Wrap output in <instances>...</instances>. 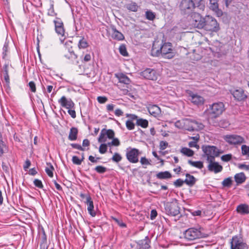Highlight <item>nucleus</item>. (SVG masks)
<instances>
[{
	"label": "nucleus",
	"instance_id": "obj_1",
	"mask_svg": "<svg viewBox=\"0 0 249 249\" xmlns=\"http://www.w3.org/2000/svg\"><path fill=\"white\" fill-rule=\"evenodd\" d=\"M151 53L153 56H159L161 55L163 57L168 59L172 58L175 56L172 43L166 42L163 39L160 43L157 40L154 42Z\"/></svg>",
	"mask_w": 249,
	"mask_h": 249
},
{
	"label": "nucleus",
	"instance_id": "obj_2",
	"mask_svg": "<svg viewBox=\"0 0 249 249\" xmlns=\"http://www.w3.org/2000/svg\"><path fill=\"white\" fill-rule=\"evenodd\" d=\"M176 127L189 131H195L202 130L204 125L198 122L189 119H184L177 121L175 123Z\"/></svg>",
	"mask_w": 249,
	"mask_h": 249
},
{
	"label": "nucleus",
	"instance_id": "obj_3",
	"mask_svg": "<svg viewBox=\"0 0 249 249\" xmlns=\"http://www.w3.org/2000/svg\"><path fill=\"white\" fill-rule=\"evenodd\" d=\"M200 29L212 32H217L220 30V26L217 20L213 17L206 16L203 18V23L199 24Z\"/></svg>",
	"mask_w": 249,
	"mask_h": 249
},
{
	"label": "nucleus",
	"instance_id": "obj_4",
	"mask_svg": "<svg viewBox=\"0 0 249 249\" xmlns=\"http://www.w3.org/2000/svg\"><path fill=\"white\" fill-rule=\"evenodd\" d=\"M196 3L197 4V7L201 10H204L205 6L203 8H200L198 6L199 2L195 0H182L179 4V9L182 15L184 16H189L190 14L194 11L196 8Z\"/></svg>",
	"mask_w": 249,
	"mask_h": 249
},
{
	"label": "nucleus",
	"instance_id": "obj_5",
	"mask_svg": "<svg viewBox=\"0 0 249 249\" xmlns=\"http://www.w3.org/2000/svg\"><path fill=\"white\" fill-rule=\"evenodd\" d=\"M225 109V106L222 102L214 103L208 109V114L210 117L216 118L221 115Z\"/></svg>",
	"mask_w": 249,
	"mask_h": 249
},
{
	"label": "nucleus",
	"instance_id": "obj_6",
	"mask_svg": "<svg viewBox=\"0 0 249 249\" xmlns=\"http://www.w3.org/2000/svg\"><path fill=\"white\" fill-rule=\"evenodd\" d=\"M204 153V157H206L207 161L210 160H215V158L219 155V150L214 146L203 145L202 147Z\"/></svg>",
	"mask_w": 249,
	"mask_h": 249
},
{
	"label": "nucleus",
	"instance_id": "obj_7",
	"mask_svg": "<svg viewBox=\"0 0 249 249\" xmlns=\"http://www.w3.org/2000/svg\"><path fill=\"white\" fill-rule=\"evenodd\" d=\"M141 152L136 148L127 147L125 150V156L127 160L130 163H136L139 162V156Z\"/></svg>",
	"mask_w": 249,
	"mask_h": 249
},
{
	"label": "nucleus",
	"instance_id": "obj_8",
	"mask_svg": "<svg viewBox=\"0 0 249 249\" xmlns=\"http://www.w3.org/2000/svg\"><path fill=\"white\" fill-rule=\"evenodd\" d=\"M231 249H248L247 244L243 242L242 237L233 236L230 240Z\"/></svg>",
	"mask_w": 249,
	"mask_h": 249
},
{
	"label": "nucleus",
	"instance_id": "obj_9",
	"mask_svg": "<svg viewBox=\"0 0 249 249\" xmlns=\"http://www.w3.org/2000/svg\"><path fill=\"white\" fill-rule=\"evenodd\" d=\"M53 23L55 26V31L57 35L61 36L60 37V40L62 43H63L65 37V29L64 27V24L62 20L58 18H56L54 20Z\"/></svg>",
	"mask_w": 249,
	"mask_h": 249
},
{
	"label": "nucleus",
	"instance_id": "obj_10",
	"mask_svg": "<svg viewBox=\"0 0 249 249\" xmlns=\"http://www.w3.org/2000/svg\"><path fill=\"white\" fill-rule=\"evenodd\" d=\"M184 237L188 240H194L201 237V233L197 229L191 228L186 230L184 232Z\"/></svg>",
	"mask_w": 249,
	"mask_h": 249
},
{
	"label": "nucleus",
	"instance_id": "obj_11",
	"mask_svg": "<svg viewBox=\"0 0 249 249\" xmlns=\"http://www.w3.org/2000/svg\"><path fill=\"white\" fill-rule=\"evenodd\" d=\"M141 75L145 79L156 81L159 74L156 70L147 68L141 72Z\"/></svg>",
	"mask_w": 249,
	"mask_h": 249
},
{
	"label": "nucleus",
	"instance_id": "obj_12",
	"mask_svg": "<svg viewBox=\"0 0 249 249\" xmlns=\"http://www.w3.org/2000/svg\"><path fill=\"white\" fill-rule=\"evenodd\" d=\"M187 93L188 95V99L191 102L196 106H201L204 104V99L197 94L194 93L191 90H188Z\"/></svg>",
	"mask_w": 249,
	"mask_h": 249
},
{
	"label": "nucleus",
	"instance_id": "obj_13",
	"mask_svg": "<svg viewBox=\"0 0 249 249\" xmlns=\"http://www.w3.org/2000/svg\"><path fill=\"white\" fill-rule=\"evenodd\" d=\"M225 141L231 145H239L244 142V139L237 135H230L225 137Z\"/></svg>",
	"mask_w": 249,
	"mask_h": 249
},
{
	"label": "nucleus",
	"instance_id": "obj_14",
	"mask_svg": "<svg viewBox=\"0 0 249 249\" xmlns=\"http://www.w3.org/2000/svg\"><path fill=\"white\" fill-rule=\"evenodd\" d=\"M189 16H190L189 21L191 24L198 29H200L198 25L199 23H203V18H202L198 13L194 12H192Z\"/></svg>",
	"mask_w": 249,
	"mask_h": 249
},
{
	"label": "nucleus",
	"instance_id": "obj_15",
	"mask_svg": "<svg viewBox=\"0 0 249 249\" xmlns=\"http://www.w3.org/2000/svg\"><path fill=\"white\" fill-rule=\"evenodd\" d=\"M207 161L209 163L207 168L209 171L217 174L222 171V166L220 165L218 162L215 161L214 160H210Z\"/></svg>",
	"mask_w": 249,
	"mask_h": 249
},
{
	"label": "nucleus",
	"instance_id": "obj_16",
	"mask_svg": "<svg viewBox=\"0 0 249 249\" xmlns=\"http://www.w3.org/2000/svg\"><path fill=\"white\" fill-rule=\"evenodd\" d=\"M58 103L62 107L67 109L72 108L74 107V103L71 99H67L65 96H63L58 100Z\"/></svg>",
	"mask_w": 249,
	"mask_h": 249
},
{
	"label": "nucleus",
	"instance_id": "obj_17",
	"mask_svg": "<svg viewBox=\"0 0 249 249\" xmlns=\"http://www.w3.org/2000/svg\"><path fill=\"white\" fill-rule=\"evenodd\" d=\"M218 0H210V9L215 13L217 17H220L223 15V12L218 8Z\"/></svg>",
	"mask_w": 249,
	"mask_h": 249
},
{
	"label": "nucleus",
	"instance_id": "obj_18",
	"mask_svg": "<svg viewBox=\"0 0 249 249\" xmlns=\"http://www.w3.org/2000/svg\"><path fill=\"white\" fill-rule=\"evenodd\" d=\"M88 205V211L90 215L94 217L96 215V213L94 210L93 202L89 195H87L86 197V201L85 202Z\"/></svg>",
	"mask_w": 249,
	"mask_h": 249
},
{
	"label": "nucleus",
	"instance_id": "obj_19",
	"mask_svg": "<svg viewBox=\"0 0 249 249\" xmlns=\"http://www.w3.org/2000/svg\"><path fill=\"white\" fill-rule=\"evenodd\" d=\"M150 243V240L147 236L145 237L144 239L139 240L137 242L139 247V249H149L151 247Z\"/></svg>",
	"mask_w": 249,
	"mask_h": 249
},
{
	"label": "nucleus",
	"instance_id": "obj_20",
	"mask_svg": "<svg viewBox=\"0 0 249 249\" xmlns=\"http://www.w3.org/2000/svg\"><path fill=\"white\" fill-rule=\"evenodd\" d=\"M111 36L113 39L119 41L123 40L124 39V36L123 34L118 31L115 26H113L111 27Z\"/></svg>",
	"mask_w": 249,
	"mask_h": 249
},
{
	"label": "nucleus",
	"instance_id": "obj_21",
	"mask_svg": "<svg viewBox=\"0 0 249 249\" xmlns=\"http://www.w3.org/2000/svg\"><path fill=\"white\" fill-rule=\"evenodd\" d=\"M232 95L238 101L243 100L247 97L246 95L244 93V91L242 89H239L233 91Z\"/></svg>",
	"mask_w": 249,
	"mask_h": 249
},
{
	"label": "nucleus",
	"instance_id": "obj_22",
	"mask_svg": "<svg viewBox=\"0 0 249 249\" xmlns=\"http://www.w3.org/2000/svg\"><path fill=\"white\" fill-rule=\"evenodd\" d=\"M115 76L118 78L120 83L128 85L131 83L130 79L123 73L115 74Z\"/></svg>",
	"mask_w": 249,
	"mask_h": 249
},
{
	"label": "nucleus",
	"instance_id": "obj_23",
	"mask_svg": "<svg viewBox=\"0 0 249 249\" xmlns=\"http://www.w3.org/2000/svg\"><path fill=\"white\" fill-rule=\"evenodd\" d=\"M236 185L241 184L244 183L246 179L245 174L243 172L236 174L234 176Z\"/></svg>",
	"mask_w": 249,
	"mask_h": 249
},
{
	"label": "nucleus",
	"instance_id": "obj_24",
	"mask_svg": "<svg viewBox=\"0 0 249 249\" xmlns=\"http://www.w3.org/2000/svg\"><path fill=\"white\" fill-rule=\"evenodd\" d=\"M185 176L186 178L184 180L185 183L190 187L194 185L196 181V179L193 176L188 173H187Z\"/></svg>",
	"mask_w": 249,
	"mask_h": 249
},
{
	"label": "nucleus",
	"instance_id": "obj_25",
	"mask_svg": "<svg viewBox=\"0 0 249 249\" xmlns=\"http://www.w3.org/2000/svg\"><path fill=\"white\" fill-rule=\"evenodd\" d=\"M78 130L76 127H72L70 129V133L68 136V139L69 140L73 141H75L77 139Z\"/></svg>",
	"mask_w": 249,
	"mask_h": 249
},
{
	"label": "nucleus",
	"instance_id": "obj_26",
	"mask_svg": "<svg viewBox=\"0 0 249 249\" xmlns=\"http://www.w3.org/2000/svg\"><path fill=\"white\" fill-rule=\"evenodd\" d=\"M156 176L160 179H167L172 178L171 174L167 171L160 172L156 174Z\"/></svg>",
	"mask_w": 249,
	"mask_h": 249
},
{
	"label": "nucleus",
	"instance_id": "obj_27",
	"mask_svg": "<svg viewBox=\"0 0 249 249\" xmlns=\"http://www.w3.org/2000/svg\"><path fill=\"white\" fill-rule=\"evenodd\" d=\"M236 210L239 213L247 214L249 213V207L247 204H240L237 206Z\"/></svg>",
	"mask_w": 249,
	"mask_h": 249
},
{
	"label": "nucleus",
	"instance_id": "obj_28",
	"mask_svg": "<svg viewBox=\"0 0 249 249\" xmlns=\"http://www.w3.org/2000/svg\"><path fill=\"white\" fill-rule=\"evenodd\" d=\"M64 56L70 61H73L77 58V55L74 53L71 47L68 49V53L65 54Z\"/></svg>",
	"mask_w": 249,
	"mask_h": 249
},
{
	"label": "nucleus",
	"instance_id": "obj_29",
	"mask_svg": "<svg viewBox=\"0 0 249 249\" xmlns=\"http://www.w3.org/2000/svg\"><path fill=\"white\" fill-rule=\"evenodd\" d=\"M148 110L149 113L154 116H156L160 112V107L155 105L150 106L148 107Z\"/></svg>",
	"mask_w": 249,
	"mask_h": 249
},
{
	"label": "nucleus",
	"instance_id": "obj_30",
	"mask_svg": "<svg viewBox=\"0 0 249 249\" xmlns=\"http://www.w3.org/2000/svg\"><path fill=\"white\" fill-rule=\"evenodd\" d=\"M8 150V147L2 140V135H0V157Z\"/></svg>",
	"mask_w": 249,
	"mask_h": 249
},
{
	"label": "nucleus",
	"instance_id": "obj_31",
	"mask_svg": "<svg viewBox=\"0 0 249 249\" xmlns=\"http://www.w3.org/2000/svg\"><path fill=\"white\" fill-rule=\"evenodd\" d=\"M127 10L132 12H136L138 10V6L135 2L131 1L125 5Z\"/></svg>",
	"mask_w": 249,
	"mask_h": 249
},
{
	"label": "nucleus",
	"instance_id": "obj_32",
	"mask_svg": "<svg viewBox=\"0 0 249 249\" xmlns=\"http://www.w3.org/2000/svg\"><path fill=\"white\" fill-rule=\"evenodd\" d=\"M8 65L7 64H5L3 67L4 70V78L6 83V85L9 87L10 84V78L8 74Z\"/></svg>",
	"mask_w": 249,
	"mask_h": 249
},
{
	"label": "nucleus",
	"instance_id": "obj_33",
	"mask_svg": "<svg viewBox=\"0 0 249 249\" xmlns=\"http://www.w3.org/2000/svg\"><path fill=\"white\" fill-rule=\"evenodd\" d=\"M180 152L183 155L187 157H192L194 155V151L192 149L187 147L182 148L180 149Z\"/></svg>",
	"mask_w": 249,
	"mask_h": 249
},
{
	"label": "nucleus",
	"instance_id": "obj_34",
	"mask_svg": "<svg viewBox=\"0 0 249 249\" xmlns=\"http://www.w3.org/2000/svg\"><path fill=\"white\" fill-rule=\"evenodd\" d=\"M136 125L142 128H146L148 125V121L146 119L139 118L136 121Z\"/></svg>",
	"mask_w": 249,
	"mask_h": 249
},
{
	"label": "nucleus",
	"instance_id": "obj_35",
	"mask_svg": "<svg viewBox=\"0 0 249 249\" xmlns=\"http://www.w3.org/2000/svg\"><path fill=\"white\" fill-rule=\"evenodd\" d=\"M232 180L231 177H229L225 178L222 182L221 184L224 187L230 188L232 184Z\"/></svg>",
	"mask_w": 249,
	"mask_h": 249
},
{
	"label": "nucleus",
	"instance_id": "obj_36",
	"mask_svg": "<svg viewBox=\"0 0 249 249\" xmlns=\"http://www.w3.org/2000/svg\"><path fill=\"white\" fill-rule=\"evenodd\" d=\"M188 162L192 166L195 167L198 169H202L203 167V163L201 161H193L191 160H188Z\"/></svg>",
	"mask_w": 249,
	"mask_h": 249
},
{
	"label": "nucleus",
	"instance_id": "obj_37",
	"mask_svg": "<svg viewBox=\"0 0 249 249\" xmlns=\"http://www.w3.org/2000/svg\"><path fill=\"white\" fill-rule=\"evenodd\" d=\"M119 50L120 54L123 56H127L128 55L125 45L121 44L119 48Z\"/></svg>",
	"mask_w": 249,
	"mask_h": 249
},
{
	"label": "nucleus",
	"instance_id": "obj_38",
	"mask_svg": "<svg viewBox=\"0 0 249 249\" xmlns=\"http://www.w3.org/2000/svg\"><path fill=\"white\" fill-rule=\"evenodd\" d=\"M105 130H102L98 138V142L100 143L105 142L107 141V137L104 133Z\"/></svg>",
	"mask_w": 249,
	"mask_h": 249
},
{
	"label": "nucleus",
	"instance_id": "obj_39",
	"mask_svg": "<svg viewBox=\"0 0 249 249\" xmlns=\"http://www.w3.org/2000/svg\"><path fill=\"white\" fill-rule=\"evenodd\" d=\"M156 15L154 12L151 10H147L145 12L146 18L149 20H153L155 18Z\"/></svg>",
	"mask_w": 249,
	"mask_h": 249
},
{
	"label": "nucleus",
	"instance_id": "obj_40",
	"mask_svg": "<svg viewBox=\"0 0 249 249\" xmlns=\"http://www.w3.org/2000/svg\"><path fill=\"white\" fill-rule=\"evenodd\" d=\"M102 130H104V133H105L106 135H107V137L109 139H112L113 138H114L115 133L113 130L112 129H103Z\"/></svg>",
	"mask_w": 249,
	"mask_h": 249
},
{
	"label": "nucleus",
	"instance_id": "obj_41",
	"mask_svg": "<svg viewBox=\"0 0 249 249\" xmlns=\"http://www.w3.org/2000/svg\"><path fill=\"white\" fill-rule=\"evenodd\" d=\"M50 166V168L46 167L45 168V172L51 178H52L53 176V171L54 170V168L51 163H47Z\"/></svg>",
	"mask_w": 249,
	"mask_h": 249
},
{
	"label": "nucleus",
	"instance_id": "obj_42",
	"mask_svg": "<svg viewBox=\"0 0 249 249\" xmlns=\"http://www.w3.org/2000/svg\"><path fill=\"white\" fill-rule=\"evenodd\" d=\"M241 152L243 156L249 157V146L246 145H242L241 146Z\"/></svg>",
	"mask_w": 249,
	"mask_h": 249
},
{
	"label": "nucleus",
	"instance_id": "obj_43",
	"mask_svg": "<svg viewBox=\"0 0 249 249\" xmlns=\"http://www.w3.org/2000/svg\"><path fill=\"white\" fill-rule=\"evenodd\" d=\"M94 170L99 174H103L107 172V168L102 165L97 166Z\"/></svg>",
	"mask_w": 249,
	"mask_h": 249
},
{
	"label": "nucleus",
	"instance_id": "obj_44",
	"mask_svg": "<svg viewBox=\"0 0 249 249\" xmlns=\"http://www.w3.org/2000/svg\"><path fill=\"white\" fill-rule=\"evenodd\" d=\"M111 160L114 162H119L122 160V157L118 153H115L112 156Z\"/></svg>",
	"mask_w": 249,
	"mask_h": 249
},
{
	"label": "nucleus",
	"instance_id": "obj_45",
	"mask_svg": "<svg viewBox=\"0 0 249 249\" xmlns=\"http://www.w3.org/2000/svg\"><path fill=\"white\" fill-rule=\"evenodd\" d=\"M125 125L126 128L129 130H133L135 128V124L130 120L126 121Z\"/></svg>",
	"mask_w": 249,
	"mask_h": 249
},
{
	"label": "nucleus",
	"instance_id": "obj_46",
	"mask_svg": "<svg viewBox=\"0 0 249 249\" xmlns=\"http://www.w3.org/2000/svg\"><path fill=\"white\" fill-rule=\"evenodd\" d=\"M121 228H124L126 227V224L123 221V219H113Z\"/></svg>",
	"mask_w": 249,
	"mask_h": 249
},
{
	"label": "nucleus",
	"instance_id": "obj_47",
	"mask_svg": "<svg viewBox=\"0 0 249 249\" xmlns=\"http://www.w3.org/2000/svg\"><path fill=\"white\" fill-rule=\"evenodd\" d=\"M40 243L47 244V238L44 230L43 229L40 236Z\"/></svg>",
	"mask_w": 249,
	"mask_h": 249
},
{
	"label": "nucleus",
	"instance_id": "obj_48",
	"mask_svg": "<svg viewBox=\"0 0 249 249\" xmlns=\"http://www.w3.org/2000/svg\"><path fill=\"white\" fill-rule=\"evenodd\" d=\"M107 144L106 143H102L99 149V151L101 154H105L107 151Z\"/></svg>",
	"mask_w": 249,
	"mask_h": 249
},
{
	"label": "nucleus",
	"instance_id": "obj_49",
	"mask_svg": "<svg viewBox=\"0 0 249 249\" xmlns=\"http://www.w3.org/2000/svg\"><path fill=\"white\" fill-rule=\"evenodd\" d=\"M232 155L231 154L224 155L221 157V159L222 161L225 162H228L231 160Z\"/></svg>",
	"mask_w": 249,
	"mask_h": 249
},
{
	"label": "nucleus",
	"instance_id": "obj_50",
	"mask_svg": "<svg viewBox=\"0 0 249 249\" xmlns=\"http://www.w3.org/2000/svg\"><path fill=\"white\" fill-rule=\"evenodd\" d=\"M88 43L86 41L83 39H80L79 41L78 46L80 48L85 49L88 47Z\"/></svg>",
	"mask_w": 249,
	"mask_h": 249
},
{
	"label": "nucleus",
	"instance_id": "obj_51",
	"mask_svg": "<svg viewBox=\"0 0 249 249\" xmlns=\"http://www.w3.org/2000/svg\"><path fill=\"white\" fill-rule=\"evenodd\" d=\"M72 162L73 164L77 165H81L82 163V161L80 159L78 158V157L76 156H73L72 157Z\"/></svg>",
	"mask_w": 249,
	"mask_h": 249
},
{
	"label": "nucleus",
	"instance_id": "obj_52",
	"mask_svg": "<svg viewBox=\"0 0 249 249\" xmlns=\"http://www.w3.org/2000/svg\"><path fill=\"white\" fill-rule=\"evenodd\" d=\"M35 186L38 188L42 189L43 187L42 181L38 179H35L34 181Z\"/></svg>",
	"mask_w": 249,
	"mask_h": 249
},
{
	"label": "nucleus",
	"instance_id": "obj_53",
	"mask_svg": "<svg viewBox=\"0 0 249 249\" xmlns=\"http://www.w3.org/2000/svg\"><path fill=\"white\" fill-rule=\"evenodd\" d=\"M70 145L74 149H78L80 151H84L85 148H83L80 144L77 143H71Z\"/></svg>",
	"mask_w": 249,
	"mask_h": 249
},
{
	"label": "nucleus",
	"instance_id": "obj_54",
	"mask_svg": "<svg viewBox=\"0 0 249 249\" xmlns=\"http://www.w3.org/2000/svg\"><path fill=\"white\" fill-rule=\"evenodd\" d=\"M184 183H185L184 180H183L180 178H178L174 182V184L176 187H179L182 186Z\"/></svg>",
	"mask_w": 249,
	"mask_h": 249
},
{
	"label": "nucleus",
	"instance_id": "obj_55",
	"mask_svg": "<svg viewBox=\"0 0 249 249\" xmlns=\"http://www.w3.org/2000/svg\"><path fill=\"white\" fill-rule=\"evenodd\" d=\"M31 91L33 92L36 91V86L34 82L30 81L28 84Z\"/></svg>",
	"mask_w": 249,
	"mask_h": 249
},
{
	"label": "nucleus",
	"instance_id": "obj_56",
	"mask_svg": "<svg viewBox=\"0 0 249 249\" xmlns=\"http://www.w3.org/2000/svg\"><path fill=\"white\" fill-rule=\"evenodd\" d=\"M140 162L142 165H147L150 164V162L149 161V160L147 159H146L145 157H142L141 158Z\"/></svg>",
	"mask_w": 249,
	"mask_h": 249
},
{
	"label": "nucleus",
	"instance_id": "obj_57",
	"mask_svg": "<svg viewBox=\"0 0 249 249\" xmlns=\"http://www.w3.org/2000/svg\"><path fill=\"white\" fill-rule=\"evenodd\" d=\"M168 145V143L167 142L162 141L160 143V150H163L167 148Z\"/></svg>",
	"mask_w": 249,
	"mask_h": 249
},
{
	"label": "nucleus",
	"instance_id": "obj_58",
	"mask_svg": "<svg viewBox=\"0 0 249 249\" xmlns=\"http://www.w3.org/2000/svg\"><path fill=\"white\" fill-rule=\"evenodd\" d=\"M98 102L100 104H104L107 101V97L105 96H98L97 98Z\"/></svg>",
	"mask_w": 249,
	"mask_h": 249
},
{
	"label": "nucleus",
	"instance_id": "obj_59",
	"mask_svg": "<svg viewBox=\"0 0 249 249\" xmlns=\"http://www.w3.org/2000/svg\"><path fill=\"white\" fill-rule=\"evenodd\" d=\"M112 140L111 142V144H112V146H118L120 144V142L118 138H113L112 139Z\"/></svg>",
	"mask_w": 249,
	"mask_h": 249
},
{
	"label": "nucleus",
	"instance_id": "obj_60",
	"mask_svg": "<svg viewBox=\"0 0 249 249\" xmlns=\"http://www.w3.org/2000/svg\"><path fill=\"white\" fill-rule=\"evenodd\" d=\"M48 15L51 16H54L56 15L54 13L53 4L51 5L50 8L48 10Z\"/></svg>",
	"mask_w": 249,
	"mask_h": 249
},
{
	"label": "nucleus",
	"instance_id": "obj_61",
	"mask_svg": "<svg viewBox=\"0 0 249 249\" xmlns=\"http://www.w3.org/2000/svg\"><path fill=\"white\" fill-rule=\"evenodd\" d=\"M188 145L190 147H196L197 149H198L199 147V146L197 144V142L196 141L190 142L188 143Z\"/></svg>",
	"mask_w": 249,
	"mask_h": 249
},
{
	"label": "nucleus",
	"instance_id": "obj_62",
	"mask_svg": "<svg viewBox=\"0 0 249 249\" xmlns=\"http://www.w3.org/2000/svg\"><path fill=\"white\" fill-rule=\"evenodd\" d=\"M100 159V158H99V157L95 158L93 156H92L91 155H90L89 157V160L93 163H97Z\"/></svg>",
	"mask_w": 249,
	"mask_h": 249
},
{
	"label": "nucleus",
	"instance_id": "obj_63",
	"mask_svg": "<svg viewBox=\"0 0 249 249\" xmlns=\"http://www.w3.org/2000/svg\"><path fill=\"white\" fill-rule=\"evenodd\" d=\"M115 105L113 104H109L107 105V110L108 112L112 111L114 110Z\"/></svg>",
	"mask_w": 249,
	"mask_h": 249
},
{
	"label": "nucleus",
	"instance_id": "obj_64",
	"mask_svg": "<svg viewBox=\"0 0 249 249\" xmlns=\"http://www.w3.org/2000/svg\"><path fill=\"white\" fill-rule=\"evenodd\" d=\"M31 165V161L27 159L25 162V163L23 165V168L26 171Z\"/></svg>",
	"mask_w": 249,
	"mask_h": 249
}]
</instances>
